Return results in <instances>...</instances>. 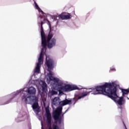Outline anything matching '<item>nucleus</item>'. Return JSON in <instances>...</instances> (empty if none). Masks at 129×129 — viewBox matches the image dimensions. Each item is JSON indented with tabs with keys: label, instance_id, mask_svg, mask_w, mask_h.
Listing matches in <instances>:
<instances>
[{
	"label": "nucleus",
	"instance_id": "1",
	"mask_svg": "<svg viewBox=\"0 0 129 129\" xmlns=\"http://www.w3.org/2000/svg\"><path fill=\"white\" fill-rule=\"evenodd\" d=\"M47 21L48 22L47 25L49 26L50 32L46 38V36H45V32H44V29H43V25H44V23L41 22V44L43 48L41 49V51L39 57H38V62L36 63V65L34 71V73L31 77V81H33L36 85L40 86L42 91H46V90H47V84L46 82L41 80H37L35 79L36 78V74H39L40 72V69L41 68L42 62H43V56H44V54L46 53L47 44L48 49H52L53 47H54V46L56 45V39H52V38H53V34L51 33V30H52L51 23H50L49 21Z\"/></svg>",
	"mask_w": 129,
	"mask_h": 129
},
{
	"label": "nucleus",
	"instance_id": "2",
	"mask_svg": "<svg viewBox=\"0 0 129 129\" xmlns=\"http://www.w3.org/2000/svg\"><path fill=\"white\" fill-rule=\"evenodd\" d=\"M36 92L37 90L34 87H30L29 88L25 87L23 89H20L7 96V97L10 99L4 104H2V105L9 104V103L13 102V99L16 98L20 93H21V100L22 101L25 102L26 104H32V107L34 112L36 114H38L39 111L38 108L39 107V103H38L39 97L37 96H32L35 95Z\"/></svg>",
	"mask_w": 129,
	"mask_h": 129
},
{
	"label": "nucleus",
	"instance_id": "3",
	"mask_svg": "<svg viewBox=\"0 0 129 129\" xmlns=\"http://www.w3.org/2000/svg\"><path fill=\"white\" fill-rule=\"evenodd\" d=\"M119 85L117 84L116 81L112 82L111 83H105L104 85L96 87L95 88H89L92 91L89 92H93L92 94L93 95H97L98 94H103L110 98H111L118 105H122L125 100L123 97H119L117 95V87Z\"/></svg>",
	"mask_w": 129,
	"mask_h": 129
},
{
	"label": "nucleus",
	"instance_id": "4",
	"mask_svg": "<svg viewBox=\"0 0 129 129\" xmlns=\"http://www.w3.org/2000/svg\"><path fill=\"white\" fill-rule=\"evenodd\" d=\"M90 92H87L86 91H84L81 94V96L78 97V98H75L74 99H70L68 100L66 99L65 100L60 101V98L56 97H55L52 100V104L53 105H58L59 104L60 106H59L56 110L53 111L52 117L53 118L54 120H58V123L61 124L62 123V117H60V114H62V109H63V106L64 105H67V104H72L73 103L74 105L79 100V99H81V98H83V97H85V96H87V95H89Z\"/></svg>",
	"mask_w": 129,
	"mask_h": 129
},
{
	"label": "nucleus",
	"instance_id": "5",
	"mask_svg": "<svg viewBox=\"0 0 129 129\" xmlns=\"http://www.w3.org/2000/svg\"><path fill=\"white\" fill-rule=\"evenodd\" d=\"M45 56L46 64L49 72L46 76L47 83L48 84L50 83L51 87H53L54 88H55V87H62V86L65 85V82L59 78L53 77V72L51 71L54 68L55 61L46 54Z\"/></svg>",
	"mask_w": 129,
	"mask_h": 129
},
{
	"label": "nucleus",
	"instance_id": "6",
	"mask_svg": "<svg viewBox=\"0 0 129 129\" xmlns=\"http://www.w3.org/2000/svg\"><path fill=\"white\" fill-rule=\"evenodd\" d=\"M46 123H47L48 126H49L48 129H52V115L50 113V111L48 110H46Z\"/></svg>",
	"mask_w": 129,
	"mask_h": 129
},
{
	"label": "nucleus",
	"instance_id": "7",
	"mask_svg": "<svg viewBox=\"0 0 129 129\" xmlns=\"http://www.w3.org/2000/svg\"><path fill=\"white\" fill-rule=\"evenodd\" d=\"M62 87L65 91H72L73 90H76V89H78V87L75 85L67 84Z\"/></svg>",
	"mask_w": 129,
	"mask_h": 129
},
{
	"label": "nucleus",
	"instance_id": "8",
	"mask_svg": "<svg viewBox=\"0 0 129 129\" xmlns=\"http://www.w3.org/2000/svg\"><path fill=\"white\" fill-rule=\"evenodd\" d=\"M34 6L36 10H37L39 13L41 14V15L39 16L38 18V19H39L41 21V24H42V22L44 24V22L42 21V20H43L44 21H45V18H43V17H42V16H45V13H44V12H43V11H42L41 8L39 7V6L38 5V4H37V3L34 2Z\"/></svg>",
	"mask_w": 129,
	"mask_h": 129
},
{
	"label": "nucleus",
	"instance_id": "9",
	"mask_svg": "<svg viewBox=\"0 0 129 129\" xmlns=\"http://www.w3.org/2000/svg\"><path fill=\"white\" fill-rule=\"evenodd\" d=\"M58 18L61 19V20H68L70 19V15H61L59 16H54L53 17L54 21L57 20Z\"/></svg>",
	"mask_w": 129,
	"mask_h": 129
},
{
	"label": "nucleus",
	"instance_id": "10",
	"mask_svg": "<svg viewBox=\"0 0 129 129\" xmlns=\"http://www.w3.org/2000/svg\"><path fill=\"white\" fill-rule=\"evenodd\" d=\"M121 92L122 93V97H124V95L125 94L127 95V94H128V93H129L128 89H121Z\"/></svg>",
	"mask_w": 129,
	"mask_h": 129
},
{
	"label": "nucleus",
	"instance_id": "11",
	"mask_svg": "<svg viewBox=\"0 0 129 129\" xmlns=\"http://www.w3.org/2000/svg\"><path fill=\"white\" fill-rule=\"evenodd\" d=\"M51 95H57L58 94V92L56 91L52 90L50 92Z\"/></svg>",
	"mask_w": 129,
	"mask_h": 129
},
{
	"label": "nucleus",
	"instance_id": "12",
	"mask_svg": "<svg viewBox=\"0 0 129 129\" xmlns=\"http://www.w3.org/2000/svg\"><path fill=\"white\" fill-rule=\"evenodd\" d=\"M52 129H61L60 127L55 124H53L52 127H51Z\"/></svg>",
	"mask_w": 129,
	"mask_h": 129
},
{
	"label": "nucleus",
	"instance_id": "13",
	"mask_svg": "<svg viewBox=\"0 0 129 129\" xmlns=\"http://www.w3.org/2000/svg\"><path fill=\"white\" fill-rule=\"evenodd\" d=\"M68 109H69V108H68L65 111V112L62 114L61 116V114L59 115V117H61V122H62V120L64 118V114L67 112V111H68Z\"/></svg>",
	"mask_w": 129,
	"mask_h": 129
},
{
	"label": "nucleus",
	"instance_id": "14",
	"mask_svg": "<svg viewBox=\"0 0 129 129\" xmlns=\"http://www.w3.org/2000/svg\"><path fill=\"white\" fill-rule=\"evenodd\" d=\"M26 115V112H21L20 114V117H18V118H20V117H22V116H24V115Z\"/></svg>",
	"mask_w": 129,
	"mask_h": 129
},
{
	"label": "nucleus",
	"instance_id": "15",
	"mask_svg": "<svg viewBox=\"0 0 129 129\" xmlns=\"http://www.w3.org/2000/svg\"><path fill=\"white\" fill-rule=\"evenodd\" d=\"M111 71H116L115 68H110Z\"/></svg>",
	"mask_w": 129,
	"mask_h": 129
},
{
	"label": "nucleus",
	"instance_id": "16",
	"mask_svg": "<svg viewBox=\"0 0 129 129\" xmlns=\"http://www.w3.org/2000/svg\"><path fill=\"white\" fill-rule=\"evenodd\" d=\"M123 124H124V126H125V129H127V128H126V126L125 125V124H124V122H123Z\"/></svg>",
	"mask_w": 129,
	"mask_h": 129
},
{
	"label": "nucleus",
	"instance_id": "17",
	"mask_svg": "<svg viewBox=\"0 0 129 129\" xmlns=\"http://www.w3.org/2000/svg\"><path fill=\"white\" fill-rule=\"evenodd\" d=\"M16 121H17V122H19V121H21V120H18V119H16Z\"/></svg>",
	"mask_w": 129,
	"mask_h": 129
},
{
	"label": "nucleus",
	"instance_id": "18",
	"mask_svg": "<svg viewBox=\"0 0 129 129\" xmlns=\"http://www.w3.org/2000/svg\"><path fill=\"white\" fill-rule=\"evenodd\" d=\"M41 125H42L41 129H44V128H43V124H42V123H41Z\"/></svg>",
	"mask_w": 129,
	"mask_h": 129
},
{
	"label": "nucleus",
	"instance_id": "19",
	"mask_svg": "<svg viewBox=\"0 0 129 129\" xmlns=\"http://www.w3.org/2000/svg\"><path fill=\"white\" fill-rule=\"evenodd\" d=\"M118 108H121V106H120V107H118Z\"/></svg>",
	"mask_w": 129,
	"mask_h": 129
},
{
	"label": "nucleus",
	"instance_id": "20",
	"mask_svg": "<svg viewBox=\"0 0 129 129\" xmlns=\"http://www.w3.org/2000/svg\"><path fill=\"white\" fill-rule=\"evenodd\" d=\"M127 99L129 100V98L127 97Z\"/></svg>",
	"mask_w": 129,
	"mask_h": 129
},
{
	"label": "nucleus",
	"instance_id": "21",
	"mask_svg": "<svg viewBox=\"0 0 129 129\" xmlns=\"http://www.w3.org/2000/svg\"><path fill=\"white\" fill-rule=\"evenodd\" d=\"M128 89V92H129V88L128 89Z\"/></svg>",
	"mask_w": 129,
	"mask_h": 129
}]
</instances>
